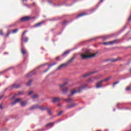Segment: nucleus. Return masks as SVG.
I'll return each mask as SVG.
<instances>
[{
  "instance_id": "1",
  "label": "nucleus",
  "mask_w": 131,
  "mask_h": 131,
  "mask_svg": "<svg viewBox=\"0 0 131 131\" xmlns=\"http://www.w3.org/2000/svg\"><path fill=\"white\" fill-rule=\"evenodd\" d=\"M81 57L83 59H90V58L96 57V54H92L90 50H86L84 54L81 55Z\"/></svg>"
},
{
  "instance_id": "2",
  "label": "nucleus",
  "mask_w": 131,
  "mask_h": 131,
  "mask_svg": "<svg viewBox=\"0 0 131 131\" xmlns=\"http://www.w3.org/2000/svg\"><path fill=\"white\" fill-rule=\"evenodd\" d=\"M67 84V83H64L62 84L59 85V88L63 92V94H66L67 93V91H68V88L66 87L65 85Z\"/></svg>"
},
{
  "instance_id": "3",
  "label": "nucleus",
  "mask_w": 131,
  "mask_h": 131,
  "mask_svg": "<svg viewBox=\"0 0 131 131\" xmlns=\"http://www.w3.org/2000/svg\"><path fill=\"white\" fill-rule=\"evenodd\" d=\"M109 79H110V78H107L104 80H102L100 81H99V82L97 83V85H96V89H99V88H102V85H101V83H102V82H104V81H108V80H109Z\"/></svg>"
},
{
  "instance_id": "4",
  "label": "nucleus",
  "mask_w": 131,
  "mask_h": 131,
  "mask_svg": "<svg viewBox=\"0 0 131 131\" xmlns=\"http://www.w3.org/2000/svg\"><path fill=\"white\" fill-rule=\"evenodd\" d=\"M28 20H30V17L25 16L20 18V21L21 22H24V21H28Z\"/></svg>"
},
{
  "instance_id": "5",
  "label": "nucleus",
  "mask_w": 131,
  "mask_h": 131,
  "mask_svg": "<svg viewBox=\"0 0 131 131\" xmlns=\"http://www.w3.org/2000/svg\"><path fill=\"white\" fill-rule=\"evenodd\" d=\"M81 90H77L76 89H74L73 90L71 93V95H69V97H71V96H73L74 95H75V94H76V93H79V92H80Z\"/></svg>"
},
{
  "instance_id": "6",
  "label": "nucleus",
  "mask_w": 131,
  "mask_h": 131,
  "mask_svg": "<svg viewBox=\"0 0 131 131\" xmlns=\"http://www.w3.org/2000/svg\"><path fill=\"white\" fill-rule=\"evenodd\" d=\"M21 101H22L21 98H17V99H15V100L14 102L11 103V104L12 106H14V105H16V104H17V103H19V102H21Z\"/></svg>"
},
{
  "instance_id": "7",
  "label": "nucleus",
  "mask_w": 131,
  "mask_h": 131,
  "mask_svg": "<svg viewBox=\"0 0 131 131\" xmlns=\"http://www.w3.org/2000/svg\"><path fill=\"white\" fill-rule=\"evenodd\" d=\"M20 86L19 85H17L16 84H14L11 87H9L8 88V90H11V89H18V88H19Z\"/></svg>"
},
{
  "instance_id": "8",
  "label": "nucleus",
  "mask_w": 131,
  "mask_h": 131,
  "mask_svg": "<svg viewBox=\"0 0 131 131\" xmlns=\"http://www.w3.org/2000/svg\"><path fill=\"white\" fill-rule=\"evenodd\" d=\"M116 42V41H112L108 42H103V45H104L105 46H107V45H113L114 43H115Z\"/></svg>"
},
{
  "instance_id": "9",
  "label": "nucleus",
  "mask_w": 131,
  "mask_h": 131,
  "mask_svg": "<svg viewBox=\"0 0 131 131\" xmlns=\"http://www.w3.org/2000/svg\"><path fill=\"white\" fill-rule=\"evenodd\" d=\"M96 72L93 71V72H91L90 73H88L86 74H85V75H84L83 76V77H86V76H89V75H91V74H93V73H95Z\"/></svg>"
},
{
  "instance_id": "10",
  "label": "nucleus",
  "mask_w": 131,
  "mask_h": 131,
  "mask_svg": "<svg viewBox=\"0 0 131 131\" xmlns=\"http://www.w3.org/2000/svg\"><path fill=\"white\" fill-rule=\"evenodd\" d=\"M70 52H71V50H68L67 51H66L63 54H62V56L63 57H66V56H67V55H68V54H69L70 53Z\"/></svg>"
},
{
  "instance_id": "11",
  "label": "nucleus",
  "mask_w": 131,
  "mask_h": 131,
  "mask_svg": "<svg viewBox=\"0 0 131 131\" xmlns=\"http://www.w3.org/2000/svg\"><path fill=\"white\" fill-rule=\"evenodd\" d=\"M65 66H67V63H64L61 65H60L57 69V70H59L61 69V68H63V67H65Z\"/></svg>"
},
{
  "instance_id": "12",
  "label": "nucleus",
  "mask_w": 131,
  "mask_h": 131,
  "mask_svg": "<svg viewBox=\"0 0 131 131\" xmlns=\"http://www.w3.org/2000/svg\"><path fill=\"white\" fill-rule=\"evenodd\" d=\"M75 106H76V104H73L71 105H68L67 107V109H70V108H73V107H75Z\"/></svg>"
},
{
  "instance_id": "13",
  "label": "nucleus",
  "mask_w": 131,
  "mask_h": 131,
  "mask_svg": "<svg viewBox=\"0 0 131 131\" xmlns=\"http://www.w3.org/2000/svg\"><path fill=\"white\" fill-rule=\"evenodd\" d=\"M58 101H60V98H54L53 99V103H56V102H58Z\"/></svg>"
},
{
  "instance_id": "14",
  "label": "nucleus",
  "mask_w": 131,
  "mask_h": 131,
  "mask_svg": "<svg viewBox=\"0 0 131 131\" xmlns=\"http://www.w3.org/2000/svg\"><path fill=\"white\" fill-rule=\"evenodd\" d=\"M21 51L23 55H25V54H26V50H25V48H21Z\"/></svg>"
},
{
  "instance_id": "15",
  "label": "nucleus",
  "mask_w": 131,
  "mask_h": 131,
  "mask_svg": "<svg viewBox=\"0 0 131 131\" xmlns=\"http://www.w3.org/2000/svg\"><path fill=\"white\" fill-rule=\"evenodd\" d=\"M20 105L21 107H24L26 106V105H27V103L26 102V101H23L20 103Z\"/></svg>"
},
{
  "instance_id": "16",
  "label": "nucleus",
  "mask_w": 131,
  "mask_h": 131,
  "mask_svg": "<svg viewBox=\"0 0 131 131\" xmlns=\"http://www.w3.org/2000/svg\"><path fill=\"white\" fill-rule=\"evenodd\" d=\"M43 23V22H40L38 24H37L34 26V27H38V26H40Z\"/></svg>"
},
{
  "instance_id": "17",
  "label": "nucleus",
  "mask_w": 131,
  "mask_h": 131,
  "mask_svg": "<svg viewBox=\"0 0 131 131\" xmlns=\"http://www.w3.org/2000/svg\"><path fill=\"white\" fill-rule=\"evenodd\" d=\"M53 124H54L53 123H50L47 124L46 126H49V127H53Z\"/></svg>"
},
{
  "instance_id": "18",
  "label": "nucleus",
  "mask_w": 131,
  "mask_h": 131,
  "mask_svg": "<svg viewBox=\"0 0 131 131\" xmlns=\"http://www.w3.org/2000/svg\"><path fill=\"white\" fill-rule=\"evenodd\" d=\"M85 13H81L77 16V17L79 18V17H82L83 16H85Z\"/></svg>"
},
{
  "instance_id": "19",
  "label": "nucleus",
  "mask_w": 131,
  "mask_h": 131,
  "mask_svg": "<svg viewBox=\"0 0 131 131\" xmlns=\"http://www.w3.org/2000/svg\"><path fill=\"white\" fill-rule=\"evenodd\" d=\"M37 108V106H33L30 108V110H34V109H36Z\"/></svg>"
},
{
  "instance_id": "20",
  "label": "nucleus",
  "mask_w": 131,
  "mask_h": 131,
  "mask_svg": "<svg viewBox=\"0 0 131 131\" xmlns=\"http://www.w3.org/2000/svg\"><path fill=\"white\" fill-rule=\"evenodd\" d=\"M33 74H34V73H33V72H31L29 74L27 75V76H31V75H33Z\"/></svg>"
},
{
  "instance_id": "21",
  "label": "nucleus",
  "mask_w": 131,
  "mask_h": 131,
  "mask_svg": "<svg viewBox=\"0 0 131 131\" xmlns=\"http://www.w3.org/2000/svg\"><path fill=\"white\" fill-rule=\"evenodd\" d=\"M31 82H32V80H30L28 82V83L27 84V85H30L31 84Z\"/></svg>"
},
{
  "instance_id": "22",
  "label": "nucleus",
  "mask_w": 131,
  "mask_h": 131,
  "mask_svg": "<svg viewBox=\"0 0 131 131\" xmlns=\"http://www.w3.org/2000/svg\"><path fill=\"white\" fill-rule=\"evenodd\" d=\"M33 99H36V98H38V95L37 94H35L33 96Z\"/></svg>"
},
{
  "instance_id": "23",
  "label": "nucleus",
  "mask_w": 131,
  "mask_h": 131,
  "mask_svg": "<svg viewBox=\"0 0 131 131\" xmlns=\"http://www.w3.org/2000/svg\"><path fill=\"white\" fill-rule=\"evenodd\" d=\"M40 110H46V108H45V107L42 106H41L39 107Z\"/></svg>"
},
{
  "instance_id": "24",
  "label": "nucleus",
  "mask_w": 131,
  "mask_h": 131,
  "mask_svg": "<svg viewBox=\"0 0 131 131\" xmlns=\"http://www.w3.org/2000/svg\"><path fill=\"white\" fill-rule=\"evenodd\" d=\"M18 31V29H15L12 31V33H16Z\"/></svg>"
},
{
  "instance_id": "25",
  "label": "nucleus",
  "mask_w": 131,
  "mask_h": 131,
  "mask_svg": "<svg viewBox=\"0 0 131 131\" xmlns=\"http://www.w3.org/2000/svg\"><path fill=\"white\" fill-rule=\"evenodd\" d=\"M24 41H25V42H27V41H28V38L25 37V38H24Z\"/></svg>"
},
{
  "instance_id": "26",
  "label": "nucleus",
  "mask_w": 131,
  "mask_h": 131,
  "mask_svg": "<svg viewBox=\"0 0 131 131\" xmlns=\"http://www.w3.org/2000/svg\"><path fill=\"white\" fill-rule=\"evenodd\" d=\"M56 63H52L51 64L49 65V67H52V66H54V65H56Z\"/></svg>"
},
{
  "instance_id": "27",
  "label": "nucleus",
  "mask_w": 131,
  "mask_h": 131,
  "mask_svg": "<svg viewBox=\"0 0 131 131\" xmlns=\"http://www.w3.org/2000/svg\"><path fill=\"white\" fill-rule=\"evenodd\" d=\"M130 90V86H128L126 89V91H129Z\"/></svg>"
},
{
  "instance_id": "28",
  "label": "nucleus",
  "mask_w": 131,
  "mask_h": 131,
  "mask_svg": "<svg viewBox=\"0 0 131 131\" xmlns=\"http://www.w3.org/2000/svg\"><path fill=\"white\" fill-rule=\"evenodd\" d=\"M31 94H33V91H31L28 93L29 96H30V95H31Z\"/></svg>"
},
{
  "instance_id": "29",
  "label": "nucleus",
  "mask_w": 131,
  "mask_h": 131,
  "mask_svg": "<svg viewBox=\"0 0 131 131\" xmlns=\"http://www.w3.org/2000/svg\"><path fill=\"white\" fill-rule=\"evenodd\" d=\"M66 101H67L68 102V103H69V102H71V99H66Z\"/></svg>"
},
{
  "instance_id": "30",
  "label": "nucleus",
  "mask_w": 131,
  "mask_h": 131,
  "mask_svg": "<svg viewBox=\"0 0 131 131\" xmlns=\"http://www.w3.org/2000/svg\"><path fill=\"white\" fill-rule=\"evenodd\" d=\"M119 82L117 81V82H115V83H114V85L113 86H114V85H115V84H117V83H119Z\"/></svg>"
},
{
  "instance_id": "31",
  "label": "nucleus",
  "mask_w": 131,
  "mask_h": 131,
  "mask_svg": "<svg viewBox=\"0 0 131 131\" xmlns=\"http://www.w3.org/2000/svg\"><path fill=\"white\" fill-rule=\"evenodd\" d=\"M63 113V111H61L58 114V115H61V114Z\"/></svg>"
},
{
  "instance_id": "32",
  "label": "nucleus",
  "mask_w": 131,
  "mask_h": 131,
  "mask_svg": "<svg viewBox=\"0 0 131 131\" xmlns=\"http://www.w3.org/2000/svg\"><path fill=\"white\" fill-rule=\"evenodd\" d=\"M26 32H27V31H25L24 32V33H23L22 36H23L24 35V34H25V33H26Z\"/></svg>"
},
{
  "instance_id": "33",
  "label": "nucleus",
  "mask_w": 131,
  "mask_h": 131,
  "mask_svg": "<svg viewBox=\"0 0 131 131\" xmlns=\"http://www.w3.org/2000/svg\"><path fill=\"white\" fill-rule=\"evenodd\" d=\"M73 60V58H72V59L69 61V63H71V62H72Z\"/></svg>"
},
{
  "instance_id": "34",
  "label": "nucleus",
  "mask_w": 131,
  "mask_h": 131,
  "mask_svg": "<svg viewBox=\"0 0 131 131\" xmlns=\"http://www.w3.org/2000/svg\"><path fill=\"white\" fill-rule=\"evenodd\" d=\"M49 70H50V68H48L47 69L44 71V72H47V71H48Z\"/></svg>"
},
{
  "instance_id": "35",
  "label": "nucleus",
  "mask_w": 131,
  "mask_h": 131,
  "mask_svg": "<svg viewBox=\"0 0 131 131\" xmlns=\"http://www.w3.org/2000/svg\"><path fill=\"white\" fill-rule=\"evenodd\" d=\"M117 61V59L112 60V62H115V61Z\"/></svg>"
},
{
  "instance_id": "36",
  "label": "nucleus",
  "mask_w": 131,
  "mask_h": 131,
  "mask_svg": "<svg viewBox=\"0 0 131 131\" xmlns=\"http://www.w3.org/2000/svg\"><path fill=\"white\" fill-rule=\"evenodd\" d=\"M0 109H3V107L2 106V104H0Z\"/></svg>"
},
{
  "instance_id": "37",
  "label": "nucleus",
  "mask_w": 131,
  "mask_h": 131,
  "mask_svg": "<svg viewBox=\"0 0 131 131\" xmlns=\"http://www.w3.org/2000/svg\"><path fill=\"white\" fill-rule=\"evenodd\" d=\"M4 34L2 32H1V33H0V35H3Z\"/></svg>"
},
{
  "instance_id": "38",
  "label": "nucleus",
  "mask_w": 131,
  "mask_h": 131,
  "mask_svg": "<svg viewBox=\"0 0 131 131\" xmlns=\"http://www.w3.org/2000/svg\"><path fill=\"white\" fill-rule=\"evenodd\" d=\"M9 35H10V32H9V33L7 34V36H8Z\"/></svg>"
},
{
  "instance_id": "39",
  "label": "nucleus",
  "mask_w": 131,
  "mask_h": 131,
  "mask_svg": "<svg viewBox=\"0 0 131 131\" xmlns=\"http://www.w3.org/2000/svg\"><path fill=\"white\" fill-rule=\"evenodd\" d=\"M48 112H49V114H50V115L52 114V113H51V111H49Z\"/></svg>"
},
{
  "instance_id": "40",
  "label": "nucleus",
  "mask_w": 131,
  "mask_h": 131,
  "mask_svg": "<svg viewBox=\"0 0 131 131\" xmlns=\"http://www.w3.org/2000/svg\"><path fill=\"white\" fill-rule=\"evenodd\" d=\"M58 106H59V107H60L61 104L59 103V104H58Z\"/></svg>"
},
{
  "instance_id": "41",
  "label": "nucleus",
  "mask_w": 131,
  "mask_h": 131,
  "mask_svg": "<svg viewBox=\"0 0 131 131\" xmlns=\"http://www.w3.org/2000/svg\"><path fill=\"white\" fill-rule=\"evenodd\" d=\"M109 36H110L108 35V36H107L106 38H109Z\"/></svg>"
},
{
  "instance_id": "42",
  "label": "nucleus",
  "mask_w": 131,
  "mask_h": 131,
  "mask_svg": "<svg viewBox=\"0 0 131 131\" xmlns=\"http://www.w3.org/2000/svg\"><path fill=\"white\" fill-rule=\"evenodd\" d=\"M107 38H103V40H105Z\"/></svg>"
},
{
  "instance_id": "43",
  "label": "nucleus",
  "mask_w": 131,
  "mask_h": 131,
  "mask_svg": "<svg viewBox=\"0 0 131 131\" xmlns=\"http://www.w3.org/2000/svg\"><path fill=\"white\" fill-rule=\"evenodd\" d=\"M2 98H3V96L0 97V100L2 99Z\"/></svg>"
},
{
  "instance_id": "44",
  "label": "nucleus",
  "mask_w": 131,
  "mask_h": 131,
  "mask_svg": "<svg viewBox=\"0 0 131 131\" xmlns=\"http://www.w3.org/2000/svg\"><path fill=\"white\" fill-rule=\"evenodd\" d=\"M59 59V57H56V60H58Z\"/></svg>"
},
{
  "instance_id": "45",
  "label": "nucleus",
  "mask_w": 131,
  "mask_h": 131,
  "mask_svg": "<svg viewBox=\"0 0 131 131\" xmlns=\"http://www.w3.org/2000/svg\"><path fill=\"white\" fill-rule=\"evenodd\" d=\"M102 2H103V0L100 1V3H102Z\"/></svg>"
},
{
  "instance_id": "46",
  "label": "nucleus",
  "mask_w": 131,
  "mask_h": 131,
  "mask_svg": "<svg viewBox=\"0 0 131 131\" xmlns=\"http://www.w3.org/2000/svg\"><path fill=\"white\" fill-rule=\"evenodd\" d=\"M47 63L45 64H43V66H44V65H47Z\"/></svg>"
},
{
  "instance_id": "47",
  "label": "nucleus",
  "mask_w": 131,
  "mask_h": 131,
  "mask_svg": "<svg viewBox=\"0 0 131 131\" xmlns=\"http://www.w3.org/2000/svg\"><path fill=\"white\" fill-rule=\"evenodd\" d=\"M94 78V79H97V78Z\"/></svg>"
},
{
  "instance_id": "48",
  "label": "nucleus",
  "mask_w": 131,
  "mask_h": 131,
  "mask_svg": "<svg viewBox=\"0 0 131 131\" xmlns=\"http://www.w3.org/2000/svg\"><path fill=\"white\" fill-rule=\"evenodd\" d=\"M7 54L6 53H4V54Z\"/></svg>"
},
{
  "instance_id": "49",
  "label": "nucleus",
  "mask_w": 131,
  "mask_h": 131,
  "mask_svg": "<svg viewBox=\"0 0 131 131\" xmlns=\"http://www.w3.org/2000/svg\"><path fill=\"white\" fill-rule=\"evenodd\" d=\"M114 111H115V109H114Z\"/></svg>"
},
{
  "instance_id": "50",
  "label": "nucleus",
  "mask_w": 131,
  "mask_h": 131,
  "mask_svg": "<svg viewBox=\"0 0 131 131\" xmlns=\"http://www.w3.org/2000/svg\"><path fill=\"white\" fill-rule=\"evenodd\" d=\"M23 1H27V0H23Z\"/></svg>"
},
{
  "instance_id": "51",
  "label": "nucleus",
  "mask_w": 131,
  "mask_h": 131,
  "mask_svg": "<svg viewBox=\"0 0 131 131\" xmlns=\"http://www.w3.org/2000/svg\"><path fill=\"white\" fill-rule=\"evenodd\" d=\"M130 71H131V69H130Z\"/></svg>"
}]
</instances>
